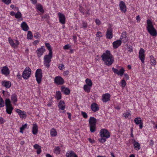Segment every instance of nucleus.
Masks as SVG:
<instances>
[{"label": "nucleus", "mask_w": 157, "mask_h": 157, "mask_svg": "<svg viewBox=\"0 0 157 157\" xmlns=\"http://www.w3.org/2000/svg\"><path fill=\"white\" fill-rule=\"evenodd\" d=\"M85 12L84 14H86V16H87L88 15H89L90 14V10H88L86 11Z\"/></svg>", "instance_id": "obj_59"}, {"label": "nucleus", "mask_w": 157, "mask_h": 157, "mask_svg": "<svg viewBox=\"0 0 157 157\" xmlns=\"http://www.w3.org/2000/svg\"><path fill=\"white\" fill-rule=\"evenodd\" d=\"M86 85L91 87L92 85V82L91 80L89 78H87L85 80Z\"/></svg>", "instance_id": "obj_34"}, {"label": "nucleus", "mask_w": 157, "mask_h": 157, "mask_svg": "<svg viewBox=\"0 0 157 157\" xmlns=\"http://www.w3.org/2000/svg\"><path fill=\"white\" fill-rule=\"evenodd\" d=\"M124 78L126 79V80H128L129 79V77L128 75L127 74H124Z\"/></svg>", "instance_id": "obj_58"}, {"label": "nucleus", "mask_w": 157, "mask_h": 157, "mask_svg": "<svg viewBox=\"0 0 157 157\" xmlns=\"http://www.w3.org/2000/svg\"><path fill=\"white\" fill-rule=\"evenodd\" d=\"M122 42L126 43L128 40V38L127 36V33L125 31H124L121 34L119 39Z\"/></svg>", "instance_id": "obj_10"}, {"label": "nucleus", "mask_w": 157, "mask_h": 157, "mask_svg": "<svg viewBox=\"0 0 157 157\" xmlns=\"http://www.w3.org/2000/svg\"><path fill=\"white\" fill-rule=\"evenodd\" d=\"M59 108H65V104L64 102L62 101H60L58 105Z\"/></svg>", "instance_id": "obj_35"}, {"label": "nucleus", "mask_w": 157, "mask_h": 157, "mask_svg": "<svg viewBox=\"0 0 157 157\" xmlns=\"http://www.w3.org/2000/svg\"><path fill=\"white\" fill-rule=\"evenodd\" d=\"M81 114L84 118H86L87 117V115L85 112H81Z\"/></svg>", "instance_id": "obj_52"}, {"label": "nucleus", "mask_w": 157, "mask_h": 157, "mask_svg": "<svg viewBox=\"0 0 157 157\" xmlns=\"http://www.w3.org/2000/svg\"><path fill=\"white\" fill-rule=\"evenodd\" d=\"M31 74V69L29 67H27L22 73V77L24 79H27L30 77Z\"/></svg>", "instance_id": "obj_5"}, {"label": "nucleus", "mask_w": 157, "mask_h": 157, "mask_svg": "<svg viewBox=\"0 0 157 157\" xmlns=\"http://www.w3.org/2000/svg\"><path fill=\"white\" fill-rule=\"evenodd\" d=\"M34 36L36 38H38L41 36V35L38 32H36L34 34Z\"/></svg>", "instance_id": "obj_42"}, {"label": "nucleus", "mask_w": 157, "mask_h": 157, "mask_svg": "<svg viewBox=\"0 0 157 157\" xmlns=\"http://www.w3.org/2000/svg\"><path fill=\"white\" fill-rule=\"evenodd\" d=\"M21 26L22 29L25 31H27L29 29V27L26 23L25 22H23L21 24Z\"/></svg>", "instance_id": "obj_26"}, {"label": "nucleus", "mask_w": 157, "mask_h": 157, "mask_svg": "<svg viewBox=\"0 0 157 157\" xmlns=\"http://www.w3.org/2000/svg\"><path fill=\"white\" fill-rule=\"evenodd\" d=\"M91 108H98V106L96 103H93L91 105Z\"/></svg>", "instance_id": "obj_48"}, {"label": "nucleus", "mask_w": 157, "mask_h": 157, "mask_svg": "<svg viewBox=\"0 0 157 157\" xmlns=\"http://www.w3.org/2000/svg\"><path fill=\"white\" fill-rule=\"evenodd\" d=\"M134 121L136 125H139V128L140 129H142L143 126V123L141 118L137 117L135 118Z\"/></svg>", "instance_id": "obj_8"}, {"label": "nucleus", "mask_w": 157, "mask_h": 157, "mask_svg": "<svg viewBox=\"0 0 157 157\" xmlns=\"http://www.w3.org/2000/svg\"><path fill=\"white\" fill-rule=\"evenodd\" d=\"M122 42L120 40H117L113 42V47L114 49L117 48L121 44Z\"/></svg>", "instance_id": "obj_22"}, {"label": "nucleus", "mask_w": 157, "mask_h": 157, "mask_svg": "<svg viewBox=\"0 0 157 157\" xmlns=\"http://www.w3.org/2000/svg\"><path fill=\"white\" fill-rule=\"evenodd\" d=\"M50 134L52 136L55 137L57 136V133L56 130L54 128H52L50 130Z\"/></svg>", "instance_id": "obj_28"}, {"label": "nucleus", "mask_w": 157, "mask_h": 157, "mask_svg": "<svg viewBox=\"0 0 157 157\" xmlns=\"http://www.w3.org/2000/svg\"><path fill=\"white\" fill-rule=\"evenodd\" d=\"M45 51V49L44 46H42L40 48L38 49L36 51L37 56L39 57H40L43 55Z\"/></svg>", "instance_id": "obj_18"}, {"label": "nucleus", "mask_w": 157, "mask_h": 157, "mask_svg": "<svg viewBox=\"0 0 157 157\" xmlns=\"http://www.w3.org/2000/svg\"><path fill=\"white\" fill-rule=\"evenodd\" d=\"M132 143L134 145V148L136 150H139L140 149V144L136 141L135 139L132 140Z\"/></svg>", "instance_id": "obj_21"}, {"label": "nucleus", "mask_w": 157, "mask_h": 157, "mask_svg": "<svg viewBox=\"0 0 157 157\" xmlns=\"http://www.w3.org/2000/svg\"><path fill=\"white\" fill-rule=\"evenodd\" d=\"M106 37L108 39H111L112 38L113 35V30L111 28L108 29L106 33Z\"/></svg>", "instance_id": "obj_16"}, {"label": "nucleus", "mask_w": 157, "mask_h": 157, "mask_svg": "<svg viewBox=\"0 0 157 157\" xmlns=\"http://www.w3.org/2000/svg\"><path fill=\"white\" fill-rule=\"evenodd\" d=\"M34 148L36 149L37 154H40L41 152V147L38 144H35L33 146Z\"/></svg>", "instance_id": "obj_27"}, {"label": "nucleus", "mask_w": 157, "mask_h": 157, "mask_svg": "<svg viewBox=\"0 0 157 157\" xmlns=\"http://www.w3.org/2000/svg\"><path fill=\"white\" fill-rule=\"evenodd\" d=\"M88 140L92 144H94L95 142V141L94 139H92L91 138H89Z\"/></svg>", "instance_id": "obj_56"}, {"label": "nucleus", "mask_w": 157, "mask_h": 157, "mask_svg": "<svg viewBox=\"0 0 157 157\" xmlns=\"http://www.w3.org/2000/svg\"><path fill=\"white\" fill-rule=\"evenodd\" d=\"M112 70L115 73L121 76L123 75L125 71L124 70L123 68H122L119 71H118L117 69L113 67L112 68Z\"/></svg>", "instance_id": "obj_12"}, {"label": "nucleus", "mask_w": 157, "mask_h": 157, "mask_svg": "<svg viewBox=\"0 0 157 157\" xmlns=\"http://www.w3.org/2000/svg\"><path fill=\"white\" fill-rule=\"evenodd\" d=\"M121 86L122 88L125 87V86L126 85V82L124 79H122L121 81Z\"/></svg>", "instance_id": "obj_41"}, {"label": "nucleus", "mask_w": 157, "mask_h": 157, "mask_svg": "<svg viewBox=\"0 0 157 157\" xmlns=\"http://www.w3.org/2000/svg\"><path fill=\"white\" fill-rule=\"evenodd\" d=\"M127 50L130 52H132L133 50L132 47L131 46H129L128 44H127Z\"/></svg>", "instance_id": "obj_47"}, {"label": "nucleus", "mask_w": 157, "mask_h": 157, "mask_svg": "<svg viewBox=\"0 0 157 157\" xmlns=\"http://www.w3.org/2000/svg\"><path fill=\"white\" fill-rule=\"evenodd\" d=\"M131 113L130 111H128L123 113V116L125 118H127L131 116Z\"/></svg>", "instance_id": "obj_30"}, {"label": "nucleus", "mask_w": 157, "mask_h": 157, "mask_svg": "<svg viewBox=\"0 0 157 157\" xmlns=\"http://www.w3.org/2000/svg\"><path fill=\"white\" fill-rule=\"evenodd\" d=\"M42 18L46 19H48L49 16L47 15L44 14V15L42 16Z\"/></svg>", "instance_id": "obj_61"}, {"label": "nucleus", "mask_w": 157, "mask_h": 157, "mask_svg": "<svg viewBox=\"0 0 157 157\" xmlns=\"http://www.w3.org/2000/svg\"><path fill=\"white\" fill-rule=\"evenodd\" d=\"M2 85L6 88H10L11 86V84L10 81H3L2 82Z\"/></svg>", "instance_id": "obj_23"}, {"label": "nucleus", "mask_w": 157, "mask_h": 157, "mask_svg": "<svg viewBox=\"0 0 157 157\" xmlns=\"http://www.w3.org/2000/svg\"><path fill=\"white\" fill-rule=\"evenodd\" d=\"M155 61L154 59H151V65L154 66L155 65Z\"/></svg>", "instance_id": "obj_51"}, {"label": "nucleus", "mask_w": 157, "mask_h": 157, "mask_svg": "<svg viewBox=\"0 0 157 157\" xmlns=\"http://www.w3.org/2000/svg\"><path fill=\"white\" fill-rule=\"evenodd\" d=\"M54 82L57 85H62L64 83V81L63 78L61 77L57 76L55 78Z\"/></svg>", "instance_id": "obj_11"}, {"label": "nucleus", "mask_w": 157, "mask_h": 157, "mask_svg": "<svg viewBox=\"0 0 157 157\" xmlns=\"http://www.w3.org/2000/svg\"><path fill=\"white\" fill-rule=\"evenodd\" d=\"M2 74L6 76L10 74V71L7 67L5 66L2 67L1 70Z\"/></svg>", "instance_id": "obj_19"}, {"label": "nucleus", "mask_w": 157, "mask_h": 157, "mask_svg": "<svg viewBox=\"0 0 157 157\" xmlns=\"http://www.w3.org/2000/svg\"><path fill=\"white\" fill-rule=\"evenodd\" d=\"M52 57V54L49 53L48 55L45 56L44 57V64L47 68L50 66V63L51 62V59Z\"/></svg>", "instance_id": "obj_6"}, {"label": "nucleus", "mask_w": 157, "mask_h": 157, "mask_svg": "<svg viewBox=\"0 0 157 157\" xmlns=\"http://www.w3.org/2000/svg\"><path fill=\"white\" fill-rule=\"evenodd\" d=\"M33 38V36L32 32L30 31H29L28 32L27 38L28 39H32Z\"/></svg>", "instance_id": "obj_38"}, {"label": "nucleus", "mask_w": 157, "mask_h": 157, "mask_svg": "<svg viewBox=\"0 0 157 157\" xmlns=\"http://www.w3.org/2000/svg\"><path fill=\"white\" fill-rule=\"evenodd\" d=\"M5 104L6 108H13L11 104V101L9 98H6L5 100Z\"/></svg>", "instance_id": "obj_24"}, {"label": "nucleus", "mask_w": 157, "mask_h": 157, "mask_svg": "<svg viewBox=\"0 0 157 157\" xmlns=\"http://www.w3.org/2000/svg\"><path fill=\"white\" fill-rule=\"evenodd\" d=\"M60 151V148L58 146L55 147L54 151V152L56 154H59Z\"/></svg>", "instance_id": "obj_37"}, {"label": "nucleus", "mask_w": 157, "mask_h": 157, "mask_svg": "<svg viewBox=\"0 0 157 157\" xmlns=\"http://www.w3.org/2000/svg\"><path fill=\"white\" fill-rule=\"evenodd\" d=\"M5 122V121L3 118L2 117H0V123L2 124Z\"/></svg>", "instance_id": "obj_62"}, {"label": "nucleus", "mask_w": 157, "mask_h": 157, "mask_svg": "<svg viewBox=\"0 0 157 157\" xmlns=\"http://www.w3.org/2000/svg\"><path fill=\"white\" fill-rule=\"evenodd\" d=\"M110 95L109 93L103 94L102 96V101L103 102H106L110 100Z\"/></svg>", "instance_id": "obj_15"}, {"label": "nucleus", "mask_w": 157, "mask_h": 157, "mask_svg": "<svg viewBox=\"0 0 157 157\" xmlns=\"http://www.w3.org/2000/svg\"><path fill=\"white\" fill-rule=\"evenodd\" d=\"M61 91L66 95L68 94L70 92V90L68 88L63 86L61 87Z\"/></svg>", "instance_id": "obj_25"}, {"label": "nucleus", "mask_w": 157, "mask_h": 157, "mask_svg": "<svg viewBox=\"0 0 157 157\" xmlns=\"http://www.w3.org/2000/svg\"><path fill=\"white\" fill-rule=\"evenodd\" d=\"M32 131L33 135H36L38 132V128L37 124L36 123H33L32 124Z\"/></svg>", "instance_id": "obj_17"}, {"label": "nucleus", "mask_w": 157, "mask_h": 157, "mask_svg": "<svg viewBox=\"0 0 157 157\" xmlns=\"http://www.w3.org/2000/svg\"><path fill=\"white\" fill-rule=\"evenodd\" d=\"M64 67V65L63 64H61L59 65V68L60 70H61Z\"/></svg>", "instance_id": "obj_60"}, {"label": "nucleus", "mask_w": 157, "mask_h": 157, "mask_svg": "<svg viewBox=\"0 0 157 157\" xmlns=\"http://www.w3.org/2000/svg\"><path fill=\"white\" fill-rule=\"evenodd\" d=\"M95 21L97 25H99L101 24L100 21L98 19H96Z\"/></svg>", "instance_id": "obj_57"}, {"label": "nucleus", "mask_w": 157, "mask_h": 157, "mask_svg": "<svg viewBox=\"0 0 157 157\" xmlns=\"http://www.w3.org/2000/svg\"><path fill=\"white\" fill-rule=\"evenodd\" d=\"M19 43V42L18 41L16 40L15 42H14L13 46H12V47L15 48L18 46Z\"/></svg>", "instance_id": "obj_45"}, {"label": "nucleus", "mask_w": 157, "mask_h": 157, "mask_svg": "<svg viewBox=\"0 0 157 157\" xmlns=\"http://www.w3.org/2000/svg\"><path fill=\"white\" fill-rule=\"evenodd\" d=\"M136 19L137 21L138 22H140V18L139 15H138L136 17Z\"/></svg>", "instance_id": "obj_64"}, {"label": "nucleus", "mask_w": 157, "mask_h": 157, "mask_svg": "<svg viewBox=\"0 0 157 157\" xmlns=\"http://www.w3.org/2000/svg\"><path fill=\"white\" fill-rule=\"evenodd\" d=\"M71 46L68 44L65 45L63 48L65 50L68 49L70 48Z\"/></svg>", "instance_id": "obj_50"}, {"label": "nucleus", "mask_w": 157, "mask_h": 157, "mask_svg": "<svg viewBox=\"0 0 157 157\" xmlns=\"http://www.w3.org/2000/svg\"><path fill=\"white\" fill-rule=\"evenodd\" d=\"M87 27V23L86 22L82 21V25L81 26V28H86Z\"/></svg>", "instance_id": "obj_44"}, {"label": "nucleus", "mask_w": 157, "mask_h": 157, "mask_svg": "<svg viewBox=\"0 0 157 157\" xmlns=\"http://www.w3.org/2000/svg\"><path fill=\"white\" fill-rule=\"evenodd\" d=\"M67 114L68 115V117L69 119L71 120V113H67Z\"/></svg>", "instance_id": "obj_63"}, {"label": "nucleus", "mask_w": 157, "mask_h": 157, "mask_svg": "<svg viewBox=\"0 0 157 157\" xmlns=\"http://www.w3.org/2000/svg\"><path fill=\"white\" fill-rule=\"evenodd\" d=\"M8 40L9 43L10 44V45L12 46H13L14 41L12 40V39L10 38V37H9L8 38Z\"/></svg>", "instance_id": "obj_46"}, {"label": "nucleus", "mask_w": 157, "mask_h": 157, "mask_svg": "<svg viewBox=\"0 0 157 157\" xmlns=\"http://www.w3.org/2000/svg\"><path fill=\"white\" fill-rule=\"evenodd\" d=\"M79 10L83 14H84L85 12L84 11V9L81 6H80Z\"/></svg>", "instance_id": "obj_53"}, {"label": "nucleus", "mask_w": 157, "mask_h": 157, "mask_svg": "<svg viewBox=\"0 0 157 157\" xmlns=\"http://www.w3.org/2000/svg\"><path fill=\"white\" fill-rule=\"evenodd\" d=\"M147 29L150 33L152 36H156L157 35L156 30L154 27L152 23L151 20L148 19L147 20Z\"/></svg>", "instance_id": "obj_3"}, {"label": "nucleus", "mask_w": 157, "mask_h": 157, "mask_svg": "<svg viewBox=\"0 0 157 157\" xmlns=\"http://www.w3.org/2000/svg\"><path fill=\"white\" fill-rule=\"evenodd\" d=\"M37 9L40 11L41 12L43 13L44 12V10L42 7V6L40 5H38L37 6Z\"/></svg>", "instance_id": "obj_40"}, {"label": "nucleus", "mask_w": 157, "mask_h": 157, "mask_svg": "<svg viewBox=\"0 0 157 157\" xmlns=\"http://www.w3.org/2000/svg\"><path fill=\"white\" fill-rule=\"evenodd\" d=\"M42 70L41 69H37L36 72L35 76L36 80L38 84L41 83L42 76Z\"/></svg>", "instance_id": "obj_7"}, {"label": "nucleus", "mask_w": 157, "mask_h": 157, "mask_svg": "<svg viewBox=\"0 0 157 157\" xmlns=\"http://www.w3.org/2000/svg\"><path fill=\"white\" fill-rule=\"evenodd\" d=\"M15 17L17 18H20V12L18 11L14 15Z\"/></svg>", "instance_id": "obj_54"}, {"label": "nucleus", "mask_w": 157, "mask_h": 157, "mask_svg": "<svg viewBox=\"0 0 157 157\" xmlns=\"http://www.w3.org/2000/svg\"><path fill=\"white\" fill-rule=\"evenodd\" d=\"M2 1L5 4L9 5L11 2V0H2Z\"/></svg>", "instance_id": "obj_43"}, {"label": "nucleus", "mask_w": 157, "mask_h": 157, "mask_svg": "<svg viewBox=\"0 0 157 157\" xmlns=\"http://www.w3.org/2000/svg\"><path fill=\"white\" fill-rule=\"evenodd\" d=\"M26 117V113L20 110V118H25Z\"/></svg>", "instance_id": "obj_39"}, {"label": "nucleus", "mask_w": 157, "mask_h": 157, "mask_svg": "<svg viewBox=\"0 0 157 157\" xmlns=\"http://www.w3.org/2000/svg\"><path fill=\"white\" fill-rule=\"evenodd\" d=\"M6 112L9 114H11L13 109H6Z\"/></svg>", "instance_id": "obj_49"}, {"label": "nucleus", "mask_w": 157, "mask_h": 157, "mask_svg": "<svg viewBox=\"0 0 157 157\" xmlns=\"http://www.w3.org/2000/svg\"><path fill=\"white\" fill-rule=\"evenodd\" d=\"M59 22L62 24L65 23V15L62 13H58Z\"/></svg>", "instance_id": "obj_14"}, {"label": "nucleus", "mask_w": 157, "mask_h": 157, "mask_svg": "<svg viewBox=\"0 0 157 157\" xmlns=\"http://www.w3.org/2000/svg\"><path fill=\"white\" fill-rule=\"evenodd\" d=\"M66 157H78V156L74 151H70L66 153Z\"/></svg>", "instance_id": "obj_20"}, {"label": "nucleus", "mask_w": 157, "mask_h": 157, "mask_svg": "<svg viewBox=\"0 0 157 157\" xmlns=\"http://www.w3.org/2000/svg\"><path fill=\"white\" fill-rule=\"evenodd\" d=\"M102 59L105 64L108 66L112 64L114 62V58L110 52L108 50L106 51L101 56Z\"/></svg>", "instance_id": "obj_1"}, {"label": "nucleus", "mask_w": 157, "mask_h": 157, "mask_svg": "<svg viewBox=\"0 0 157 157\" xmlns=\"http://www.w3.org/2000/svg\"><path fill=\"white\" fill-rule=\"evenodd\" d=\"M96 36L98 37H101L102 36L101 33L100 32H98L96 34Z\"/></svg>", "instance_id": "obj_55"}, {"label": "nucleus", "mask_w": 157, "mask_h": 157, "mask_svg": "<svg viewBox=\"0 0 157 157\" xmlns=\"http://www.w3.org/2000/svg\"><path fill=\"white\" fill-rule=\"evenodd\" d=\"M56 98L58 100L60 99L61 98V95L60 92L59 91L56 92Z\"/></svg>", "instance_id": "obj_36"}, {"label": "nucleus", "mask_w": 157, "mask_h": 157, "mask_svg": "<svg viewBox=\"0 0 157 157\" xmlns=\"http://www.w3.org/2000/svg\"><path fill=\"white\" fill-rule=\"evenodd\" d=\"M11 99L13 104L16 105V102L17 101V95L15 94H12L11 97Z\"/></svg>", "instance_id": "obj_29"}, {"label": "nucleus", "mask_w": 157, "mask_h": 157, "mask_svg": "<svg viewBox=\"0 0 157 157\" xmlns=\"http://www.w3.org/2000/svg\"><path fill=\"white\" fill-rule=\"evenodd\" d=\"M119 6L120 7L121 11L125 13L126 11V7L125 3L123 1H120L119 5Z\"/></svg>", "instance_id": "obj_13"}, {"label": "nucleus", "mask_w": 157, "mask_h": 157, "mask_svg": "<svg viewBox=\"0 0 157 157\" xmlns=\"http://www.w3.org/2000/svg\"><path fill=\"white\" fill-rule=\"evenodd\" d=\"M97 122L96 119L94 117H90L89 120V124L90 131L93 132L96 129V125Z\"/></svg>", "instance_id": "obj_4"}, {"label": "nucleus", "mask_w": 157, "mask_h": 157, "mask_svg": "<svg viewBox=\"0 0 157 157\" xmlns=\"http://www.w3.org/2000/svg\"><path fill=\"white\" fill-rule=\"evenodd\" d=\"M99 135L100 138L98 139V140L101 143H105L110 136V132L106 129H101L99 132Z\"/></svg>", "instance_id": "obj_2"}, {"label": "nucleus", "mask_w": 157, "mask_h": 157, "mask_svg": "<svg viewBox=\"0 0 157 157\" xmlns=\"http://www.w3.org/2000/svg\"><path fill=\"white\" fill-rule=\"evenodd\" d=\"M144 52L145 51L144 49L142 48H141L140 49L139 53V58L143 63L144 62Z\"/></svg>", "instance_id": "obj_9"}, {"label": "nucleus", "mask_w": 157, "mask_h": 157, "mask_svg": "<svg viewBox=\"0 0 157 157\" xmlns=\"http://www.w3.org/2000/svg\"><path fill=\"white\" fill-rule=\"evenodd\" d=\"M27 124L22 125V126L20 128V132L23 133L24 131L27 128Z\"/></svg>", "instance_id": "obj_31"}, {"label": "nucleus", "mask_w": 157, "mask_h": 157, "mask_svg": "<svg viewBox=\"0 0 157 157\" xmlns=\"http://www.w3.org/2000/svg\"><path fill=\"white\" fill-rule=\"evenodd\" d=\"M45 44L47 48L48 49L49 51V53L50 54H52V49L51 48V47L50 46L49 43H45Z\"/></svg>", "instance_id": "obj_33"}, {"label": "nucleus", "mask_w": 157, "mask_h": 157, "mask_svg": "<svg viewBox=\"0 0 157 157\" xmlns=\"http://www.w3.org/2000/svg\"><path fill=\"white\" fill-rule=\"evenodd\" d=\"M90 87L91 86L85 85L83 87V89L86 92L89 93L90 91Z\"/></svg>", "instance_id": "obj_32"}]
</instances>
